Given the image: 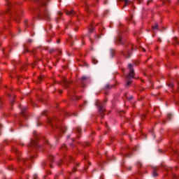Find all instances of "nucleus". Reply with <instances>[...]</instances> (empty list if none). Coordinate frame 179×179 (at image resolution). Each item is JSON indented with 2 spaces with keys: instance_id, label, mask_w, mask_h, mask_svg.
Returning a JSON list of instances; mask_svg holds the SVG:
<instances>
[{
  "instance_id": "nucleus-1",
  "label": "nucleus",
  "mask_w": 179,
  "mask_h": 179,
  "mask_svg": "<svg viewBox=\"0 0 179 179\" xmlns=\"http://www.w3.org/2000/svg\"><path fill=\"white\" fill-rule=\"evenodd\" d=\"M41 1V8H39V17L45 20H50V13L45 6H47V1L48 0H40Z\"/></svg>"
},
{
  "instance_id": "nucleus-2",
  "label": "nucleus",
  "mask_w": 179,
  "mask_h": 179,
  "mask_svg": "<svg viewBox=\"0 0 179 179\" xmlns=\"http://www.w3.org/2000/svg\"><path fill=\"white\" fill-rule=\"evenodd\" d=\"M58 123V119L56 117H52V119H48V124L54 128L55 127L59 129V136H62L61 134H65V131H66V127L65 126H58L57 124Z\"/></svg>"
},
{
  "instance_id": "nucleus-3",
  "label": "nucleus",
  "mask_w": 179,
  "mask_h": 179,
  "mask_svg": "<svg viewBox=\"0 0 179 179\" xmlns=\"http://www.w3.org/2000/svg\"><path fill=\"white\" fill-rule=\"evenodd\" d=\"M128 67L129 69V73L126 77V87L129 86L130 84L132 83V78H134V76L135 75V71H134V69H132V64H129L128 65Z\"/></svg>"
},
{
  "instance_id": "nucleus-4",
  "label": "nucleus",
  "mask_w": 179,
  "mask_h": 179,
  "mask_svg": "<svg viewBox=\"0 0 179 179\" xmlns=\"http://www.w3.org/2000/svg\"><path fill=\"white\" fill-rule=\"evenodd\" d=\"M132 50H134V45L129 44L125 47L124 50L120 52V54L123 55L124 58H130L132 54Z\"/></svg>"
},
{
  "instance_id": "nucleus-5",
  "label": "nucleus",
  "mask_w": 179,
  "mask_h": 179,
  "mask_svg": "<svg viewBox=\"0 0 179 179\" xmlns=\"http://www.w3.org/2000/svg\"><path fill=\"white\" fill-rule=\"evenodd\" d=\"M28 146L29 152L31 149H37V148H38V137H35L34 139H31V143Z\"/></svg>"
},
{
  "instance_id": "nucleus-6",
  "label": "nucleus",
  "mask_w": 179,
  "mask_h": 179,
  "mask_svg": "<svg viewBox=\"0 0 179 179\" xmlns=\"http://www.w3.org/2000/svg\"><path fill=\"white\" fill-rule=\"evenodd\" d=\"M124 26L121 25L119 29L117 38L115 39L116 44H122V37L121 36V33H122V30H124Z\"/></svg>"
},
{
  "instance_id": "nucleus-7",
  "label": "nucleus",
  "mask_w": 179,
  "mask_h": 179,
  "mask_svg": "<svg viewBox=\"0 0 179 179\" xmlns=\"http://www.w3.org/2000/svg\"><path fill=\"white\" fill-rule=\"evenodd\" d=\"M97 106L99 107V111L100 113L101 116L102 118L104 117V112L106 111V108H104V105L101 103V102L97 103Z\"/></svg>"
},
{
  "instance_id": "nucleus-8",
  "label": "nucleus",
  "mask_w": 179,
  "mask_h": 179,
  "mask_svg": "<svg viewBox=\"0 0 179 179\" xmlns=\"http://www.w3.org/2000/svg\"><path fill=\"white\" fill-rule=\"evenodd\" d=\"M68 160H73L72 157H68L65 158L64 159L62 160L59 162V166H61V164H62V163H64V164H68Z\"/></svg>"
},
{
  "instance_id": "nucleus-9",
  "label": "nucleus",
  "mask_w": 179,
  "mask_h": 179,
  "mask_svg": "<svg viewBox=\"0 0 179 179\" xmlns=\"http://www.w3.org/2000/svg\"><path fill=\"white\" fill-rule=\"evenodd\" d=\"M66 15L68 16H73L75 15V11H73V10H66Z\"/></svg>"
},
{
  "instance_id": "nucleus-10",
  "label": "nucleus",
  "mask_w": 179,
  "mask_h": 179,
  "mask_svg": "<svg viewBox=\"0 0 179 179\" xmlns=\"http://www.w3.org/2000/svg\"><path fill=\"white\" fill-rule=\"evenodd\" d=\"M26 110H27V108H21V114L22 117H26Z\"/></svg>"
},
{
  "instance_id": "nucleus-11",
  "label": "nucleus",
  "mask_w": 179,
  "mask_h": 179,
  "mask_svg": "<svg viewBox=\"0 0 179 179\" xmlns=\"http://www.w3.org/2000/svg\"><path fill=\"white\" fill-rule=\"evenodd\" d=\"M152 176L153 177H157V168L153 169Z\"/></svg>"
},
{
  "instance_id": "nucleus-12",
  "label": "nucleus",
  "mask_w": 179,
  "mask_h": 179,
  "mask_svg": "<svg viewBox=\"0 0 179 179\" xmlns=\"http://www.w3.org/2000/svg\"><path fill=\"white\" fill-rule=\"evenodd\" d=\"M85 80H89V78L86 77V76H83L81 78V83H84Z\"/></svg>"
},
{
  "instance_id": "nucleus-13",
  "label": "nucleus",
  "mask_w": 179,
  "mask_h": 179,
  "mask_svg": "<svg viewBox=\"0 0 179 179\" xmlns=\"http://www.w3.org/2000/svg\"><path fill=\"white\" fill-rule=\"evenodd\" d=\"M124 2L125 3V6L129 5L131 3V1L129 0H124Z\"/></svg>"
},
{
  "instance_id": "nucleus-14",
  "label": "nucleus",
  "mask_w": 179,
  "mask_h": 179,
  "mask_svg": "<svg viewBox=\"0 0 179 179\" xmlns=\"http://www.w3.org/2000/svg\"><path fill=\"white\" fill-rule=\"evenodd\" d=\"M76 131L78 132V134H80V132H82V129L78 127L76 128Z\"/></svg>"
},
{
  "instance_id": "nucleus-15",
  "label": "nucleus",
  "mask_w": 179,
  "mask_h": 179,
  "mask_svg": "<svg viewBox=\"0 0 179 179\" xmlns=\"http://www.w3.org/2000/svg\"><path fill=\"white\" fill-rule=\"evenodd\" d=\"M48 159H49L50 162H54V156L50 155L48 157Z\"/></svg>"
},
{
  "instance_id": "nucleus-16",
  "label": "nucleus",
  "mask_w": 179,
  "mask_h": 179,
  "mask_svg": "<svg viewBox=\"0 0 179 179\" xmlns=\"http://www.w3.org/2000/svg\"><path fill=\"white\" fill-rule=\"evenodd\" d=\"M16 171H18L20 173H23L24 170H23V168L20 167L19 169H17Z\"/></svg>"
},
{
  "instance_id": "nucleus-17",
  "label": "nucleus",
  "mask_w": 179,
  "mask_h": 179,
  "mask_svg": "<svg viewBox=\"0 0 179 179\" xmlns=\"http://www.w3.org/2000/svg\"><path fill=\"white\" fill-rule=\"evenodd\" d=\"M159 24H155V25L152 26V29L156 30V29H158Z\"/></svg>"
},
{
  "instance_id": "nucleus-18",
  "label": "nucleus",
  "mask_w": 179,
  "mask_h": 179,
  "mask_svg": "<svg viewBox=\"0 0 179 179\" xmlns=\"http://www.w3.org/2000/svg\"><path fill=\"white\" fill-rule=\"evenodd\" d=\"M173 40H174V41H175V43H176V44H179V40H178V38H177V37H175V38H173Z\"/></svg>"
},
{
  "instance_id": "nucleus-19",
  "label": "nucleus",
  "mask_w": 179,
  "mask_h": 179,
  "mask_svg": "<svg viewBox=\"0 0 179 179\" xmlns=\"http://www.w3.org/2000/svg\"><path fill=\"white\" fill-rule=\"evenodd\" d=\"M168 86H169V87L173 88V87H174V84H173V83H168Z\"/></svg>"
},
{
  "instance_id": "nucleus-20",
  "label": "nucleus",
  "mask_w": 179,
  "mask_h": 179,
  "mask_svg": "<svg viewBox=\"0 0 179 179\" xmlns=\"http://www.w3.org/2000/svg\"><path fill=\"white\" fill-rule=\"evenodd\" d=\"M61 150H66V145H63L61 147Z\"/></svg>"
},
{
  "instance_id": "nucleus-21",
  "label": "nucleus",
  "mask_w": 179,
  "mask_h": 179,
  "mask_svg": "<svg viewBox=\"0 0 179 179\" xmlns=\"http://www.w3.org/2000/svg\"><path fill=\"white\" fill-rule=\"evenodd\" d=\"M94 30V28L93 27H92L91 28L89 29V32L93 33Z\"/></svg>"
},
{
  "instance_id": "nucleus-22",
  "label": "nucleus",
  "mask_w": 179,
  "mask_h": 179,
  "mask_svg": "<svg viewBox=\"0 0 179 179\" xmlns=\"http://www.w3.org/2000/svg\"><path fill=\"white\" fill-rule=\"evenodd\" d=\"M110 54H111V56H112V57H114V54H115V50H110Z\"/></svg>"
},
{
  "instance_id": "nucleus-23",
  "label": "nucleus",
  "mask_w": 179,
  "mask_h": 179,
  "mask_svg": "<svg viewBox=\"0 0 179 179\" xmlns=\"http://www.w3.org/2000/svg\"><path fill=\"white\" fill-rule=\"evenodd\" d=\"M64 85H65L66 87H67L68 85H69V82H68L66 80H64Z\"/></svg>"
},
{
  "instance_id": "nucleus-24",
  "label": "nucleus",
  "mask_w": 179,
  "mask_h": 179,
  "mask_svg": "<svg viewBox=\"0 0 179 179\" xmlns=\"http://www.w3.org/2000/svg\"><path fill=\"white\" fill-rule=\"evenodd\" d=\"M171 117H173V115L169 113V114L167 115V119L168 120H171Z\"/></svg>"
},
{
  "instance_id": "nucleus-25",
  "label": "nucleus",
  "mask_w": 179,
  "mask_h": 179,
  "mask_svg": "<svg viewBox=\"0 0 179 179\" xmlns=\"http://www.w3.org/2000/svg\"><path fill=\"white\" fill-rule=\"evenodd\" d=\"M92 64H97V61L96 60V59H92Z\"/></svg>"
},
{
  "instance_id": "nucleus-26",
  "label": "nucleus",
  "mask_w": 179,
  "mask_h": 179,
  "mask_svg": "<svg viewBox=\"0 0 179 179\" xmlns=\"http://www.w3.org/2000/svg\"><path fill=\"white\" fill-rule=\"evenodd\" d=\"M133 16L131 15L130 17L128 19L129 22H132Z\"/></svg>"
},
{
  "instance_id": "nucleus-27",
  "label": "nucleus",
  "mask_w": 179,
  "mask_h": 179,
  "mask_svg": "<svg viewBox=\"0 0 179 179\" xmlns=\"http://www.w3.org/2000/svg\"><path fill=\"white\" fill-rule=\"evenodd\" d=\"M21 162H22V163H24V162H26V159H21Z\"/></svg>"
},
{
  "instance_id": "nucleus-28",
  "label": "nucleus",
  "mask_w": 179,
  "mask_h": 179,
  "mask_svg": "<svg viewBox=\"0 0 179 179\" xmlns=\"http://www.w3.org/2000/svg\"><path fill=\"white\" fill-rule=\"evenodd\" d=\"M58 15H59V16H62V13L59 12Z\"/></svg>"
},
{
  "instance_id": "nucleus-29",
  "label": "nucleus",
  "mask_w": 179,
  "mask_h": 179,
  "mask_svg": "<svg viewBox=\"0 0 179 179\" xmlns=\"http://www.w3.org/2000/svg\"><path fill=\"white\" fill-rule=\"evenodd\" d=\"M34 136H37V133L36 131L34 132Z\"/></svg>"
},
{
  "instance_id": "nucleus-30",
  "label": "nucleus",
  "mask_w": 179,
  "mask_h": 179,
  "mask_svg": "<svg viewBox=\"0 0 179 179\" xmlns=\"http://www.w3.org/2000/svg\"><path fill=\"white\" fill-rule=\"evenodd\" d=\"M34 179H37V175L34 176Z\"/></svg>"
},
{
  "instance_id": "nucleus-31",
  "label": "nucleus",
  "mask_w": 179,
  "mask_h": 179,
  "mask_svg": "<svg viewBox=\"0 0 179 179\" xmlns=\"http://www.w3.org/2000/svg\"><path fill=\"white\" fill-rule=\"evenodd\" d=\"M15 21L17 22V23H19V20L17 18L15 19Z\"/></svg>"
},
{
  "instance_id": "nucleus-32",
  "label": "nucleus",
  "mask_w": 179,
  "mask_h": 179,
  "mask_svg": "<svg viewBox=\"0 0 179 179\" xmlns=\"http://www.w3.org/2000/svg\"><path fill=\"white\" fill-rule=\"evenodd\" d=\"M142 51H143V52H145L146 51V50H145V48H142Z\"/></svg>"
},
{
  "instance_id": "nucleus-33",
  "label": "nucleus",
  "mask_w": 179,
  "mask_h": 179,
  "mask_svg": "<svg viewBox=\"0 0 179 179\" xmlns=\"http://www.w3.org/2000/svg\"><path fill=\"white\" fill-rule=\"evenodd\" d=\"M39 82H41V77L38 78Z\"/></svg>"
},
{
  "instance_id": "nucleus-34",
  "label": "nucleus",
  "mask_w": 179,
  "mask_h": 179,
  "mask_svg": "<svg viewBox=\"0 0 179 179\" xmlns=\"http://www.w3.org/2000/svg\"><path fill=\"white\" fill-rule=\"evenodd\" d=\"M173 177L174 178H178V176L176 175H175Z\"/></svg>"
},
{
  "instance_id": "nucleus-35",
  "label": "nucleus",
  "mask_w": 179,
  "mask_h": 179,
  "mask_svg": "<svg viewBox=\"0 0 179 179\" xmlns=\"http://www.w3.org/2000/svg\"><path fill=\"white\" fill-rule=\"evenodd\" d=\"M59 43H60V41L57 40V44H59Z\"/></svg>"
},
{
  "instance_id": "nucleus-36",
  "label": "nucleus",
  "mask_w": 179,
  "mask_h": 179,
  "mask_svg": "<svg viewBox=\"0 0 179 179\" xmlns=\"http://www.w3.org/2000/svg\"><path fill=\"white\" fill-rule=\"evenodd\" d=\"M28 41L29 43H31V39H29Z\"/></svg>"
},
{
  "instance_id": "nucleus-37",
  "label": "nucleus",
  "mask_w": 179,
  "mask_h": 179,
  "mask_svg": "<svg viewBox=\"0 0 179 179\" xmlns=\"http://www.w3.org/2000/svg\"><path fill=\"white\" fill-rule=\"evenodd\" d=\"M33 157H33V156H32V157H31V160H32V159H33Z\"/></svg>"
},
{
  "instance_id": "nucleus-38",
  "label": "nucleus",
  "mask_w": 179,
  "mask_h": 179,
  "mask_svg": "<svg viewBox=\"0 0 179 179\" xmlns=\"http://www.w3.org/2000/svg\"><path fill=\"white\" fill-rule=\"evenodd\" d=\"M0 128H2V124H0Z\"/></svg>"
},
{
  "instance_id": "nucleus-39",
  "label": "nucleus",
  "mask_w": 179,
  "mask_h": 179,
  "mask_svg": "<svg viewBox=\"0 0 179 179\" xmlns=\"http://www.w3.org/2000/svg\"><path fill=\"white\" fill-rule=\"evenodd\" d=\"M3 52L6 53V51H5V50H3Z\"/></svg>"
},
{
  "instance_id": "nucleus-40",
  "label": "nucleus",
  "mask_w": 179,
  "mask_h": 179,
  "mask_svg": "<svg viewBox=\"0 0 179 179\" xmlns=\"http://www.w3.org/2000/svg\"><path fill=\"white\" fill-rule=\"evenodd\" d=\"M59 92L60 94H61V93H62V91H59Z\"/></svg>"
},
{
  "instance_id": "nucleus-41",
  "label": "nucleus",
  "mask_w": 179,
  "mask_h": 179,
  "mask_svg": "<svg viewBox=\"0 0 179 179\" xmlns=\"http://www.w3.org/2000/svg\"><path fill=\"white\" fill-rule=\"evenodd\" d=\"M46 143H48V141H46Z\"/></svg>"
},
{
  "instance_id": "nucleus-42",
  "label": "nucleus",
  "mask_w": 179,
  "mask_h": 179,
  "mask_svg": "<svg viewBox=\"0 0 179 179\" xmlns=\"http://www.w3.org/2000/svg\"><path fill=\"white\" fill-rule=\"evenodd\" d=\"M21 145H22V146H23V145H24V144H23V143H21Z\"/></svg>"
},
{
  "instance_id": "nucleus-43",
  "label": "nucleus",
  "mask_w": 179,
  "mask_h": 179,
  "mask_svg": "<svg viewBox=\"0 0 179 179\" xmlns=\"http://www.w3.org/2000/svg\"><path fill=\"white\" fill-rule=\"evenodd\" d=\"M50 167L52 168V165L50 164Z\"/></svg>"
},
{
  "instance_id": "nucleus-44",
  "label": "nucleus",
  "mask_w": 179,
  "mask_h": 179,
  "mask_svg": "<svg viewBox=\"0 0 179 179\" xmlns=\"http://www.w3.org/2000/svg\"><path fill=\"white\" fill-rule=\"evenodd\" d=\"M143 117H145V115H143Z\"/></svg>"
},
{
  "instance_id": "nucleus-45",
  "label": "nucleus",
  "mask_w": 179,
  "mask_h": 179,
  "mask_svg": "<svg viewBox=\"0 0 179 179\" xmlns=\"http://www.w3.org/2000/svg\"><path fill=\"white\" fill-rule=\"evenodd\" d=\"M131 167H130V168H129V170H131Z\"/></svg>"
},
{
  "instance_id": "nucleus-46",
  "label": "nucleus",
  "mask_w": 179,
  "mask_h": 179,
  "mask_svg": "<svg viewBox=\"0 0 179 179\" xmlns=\"http://www.w3.org/2000/svg\"><path fill=\"white\" fill-rule=\"evenodd\" d=\"M149 2H150V1L148 2V5H149Z\"/></svg>"
},
{
  "instance_id": "nucleus-47",
  "label": "nucleus",
  "mask_w": 179,
  "mask_h": 179,
  "mask_svg": "<svg viewBox=\"0 0 179 179\" xmlns=\"http://www.w3.org/2000/svg\"><path fill=\"white\" fill-rule=\"evenodd\" d=\"M106 127H107V123H106Z\"/></svg>"
},
{
  "instance_id": "nucleus-48",
  "label": "nucleus",
  "mask_w": 179,
  "mask_h": 179,
  "mask_svg": "<svg viewBox=\"0 0 179 179\" xmlns=\"http://www.w3.org/2000/svg\"><path fill=\"white\" fill-rule=\"evenodd\" d=\"M165 169V170H167V168H164Z\"/></svg>"
}]
</instances>
